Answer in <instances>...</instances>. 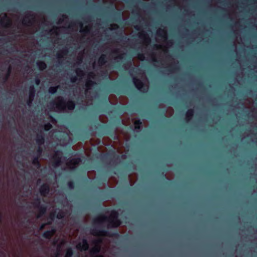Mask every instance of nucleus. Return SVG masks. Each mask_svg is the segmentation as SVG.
<instances>
[{"label":"nucleus","instance_id":"nucleus-2","mask_svg":"<svg viewBox=\"0 0 257 257\" xmlns=\"http://www.w3.org/2000/svg\"><path fill=\"white\" fill-rule=\"evenodd\" d=\"M156 41L161 43V44H155L154 46V49L156 50H161L164 55H166L168 52V48L173 46V43L171 41L167 40V32L165 28L159 29L157 30Z\"/></svg>","mask_w":257,"mask_h":257},{"label":"nucleus","instance_id":"nucleus-46","mask_svg":"<svg viewBox=\"0 0 257 257\" xmlns=\"http://www.w3.org/2000/svg\"><path fill=\"white\" fill-rule=\"evenodd\" d=\"M11 66L10 65L8 67V73H7V78L6 79H7L10 75V73H11Z\"/></svg>","mask_w":257,"mask_h":257},{"label":"nucleus","instance_id":"nucleus-29","mask_svg":"<svg viewBox=\"0 0 257 257\" xmlns=\"http://www.w3.org/2000/svg\"><path fill=\"white\" fill-rule=\"evenodd\" d=\"M37 65L40 70H43L46 68V64L43 61H38L37 62Z\"/></svg>","mask_w":257,"mask_h":257},{"label":"nucleus","instance_id":"nucleus-50","mask_svg":"<svg viewBox=\"0 0 257 257\" xmlns=\"http://www.w3.org/2000/svg\"><path fill=\"white\" fill-rule=\"evenodd\" d=\"M51 121L53 123L55 124L56 123V120L54 119L53 117H51Z\"/></svg>","mask_w":257,"mask_h":257},{"label":"nucleus","instance_id":"nucleus-20","mask_svg":"<svg viewBox=\"0 0 257 257\" xmlns=\"http://www.w3.org/2000/svg\"><path fill=\"white\" fill-rule=\"evenodd\" d=\"M91 234L96 236H105L107 235V232L104 231L93 230L91 231Z\"/></svg>","mask_w":257,"mask_h":257},{"label":"nucleus","instance_id":"nucleus-60","mask_svg":"<svg viewBox=\"0 0 257 257\" xmlns=\"http://www.w3.org/2000/svg\"><path fill=\"white\" fill-rule=\"evenodd\" d=\"M124 67H125V69H128V68H127V67L126 65H125Z\"/></svg>","mask_w":257,"mask_h":257},{"label":"nucleus","instance_id":"nucleus-41","mask_svg":"<svg viewBox=\"0 0 257 257\" xmlns=\"http://www.w3.org/2000/svg\"><path fill=\"white\" fill-rule=\"evenodd\" d=\"M58 89V86L56 87H50L49 89V91L50 93H54L57 91Z\"/></svg>","mask_w":257,"mask_h":257},{"label":"nucleus","instance_id":"nucleus-8","mask_svg":"<svg viewBox=\"0 0 257 257\" xmlns=\"http://www.w3.org/2000/svg\"><path fill=\"white\" fill-rule=\"evenodd\" d=\"M116 46L117 47V48L111 50L110 56H111V59H113L115 61H118L123 58V56L125 55V53H122L121 49L123 47L121 46L116 44Z\"/></svg>","mask_w":257,"mask_h":257},{"label":"nucleus","instance_id":"nucleus-42","mask_svg":"<svg viewBox=\"0 0 257 257\" xmlns=\"http://www.w3.org/2000/svg\"><path fill=\"white\" fill-rule=\"evenodd\" d=\"M118 28V26L117 24H112L110 25L109 29L110 30H116Z\"/></svg>","mask_w":257,"mask_h":257},{"label":"nucleus","instance_id":"nucleus-14","mask_svg":"<svg viewBox=\"0 0 257 257\" xmlns=\"http://www.w3.org/2000/svg\"><path fill=\"white\" fill-rule=\"evenodd\" d=\"M95 74L93 72H90L88 74V80L86 81L85 83L86 90H85V94L87 95L88 93V90L91 89V86L94 84V83L91 80H89V79H94Z\"/></svg>","mask_w":257,"mask_h":257},{"label":"nucleus","instance_id":"nucleus-39","mask_svg":"<svg viewBox=\"0 0 257 257\" xmlns=\"http://www.w3.org/2000/svg\"><path fill=\"white\" fill-rule=\"evenodd\" d=\"M65 216V213L62 211H59L57 215V217L59 219H61Z\"/></svg>","mask_w":257,"mask_h":257},{"label":"nucleus","instance_id":"nucleus-36","mask_svg":"<svg viewBox=\"0 0 257 257\" xmlns=\"http://www.w3.org/2000/svg\"><path fill=\"white\" fill-rule=\"evenodd\" d=\"M150 59L152 62H156L158 61V57L154 53L150 55Z\"/></svg>","mask_w":257,"mask_h":257},{"label":"nucleus","instance_id":"nucleus-5","mask_svg":"<svg viewBox=\"0 0 257 257\" xmlns=\"http://www.w3.org/2000/svg\"><path fill=\"white\" fill-rule=\"evenodd\" d=\"M142 81L134 77V83L136 87L142 92H147L149 89V82L144 72L140 73Z\"/></svg>","mask_w":257,"mask_h":257},{"label":"nucleus","instance_id":"nucleus-47","mask_svg":"<svg viewBox=\"0 0 257 257\" xmlns=\"http://www.w3.org/2000/svg\"><path fill=\"white\" fill-rule=\"evenodd\" d=\"M55 212H51L50 214V218L51 220H53L55 217Z\"/></svg>","mask_w":257,"mask_h":257},{"label":"nucleus","instance_id":"nucleus-34","mask_svg":"<svg viewBox=\"0 0 257 257\" xmlns=\"http://www.w3.org/2000/svg\"><path fill=\"white\" fill-rule=\"evenodd\" d=\"M83 54H84V52H81L79 53L78 56L77 57V59H78L77 63L78 64H80L82 62L83 57Z\"/></svg>","mask_w":257,"mask_h":257},{"label":"nucleus","instance_id":"nucleus-16","mask_svg":"<svg viewBox=\"0 0 257 257\" xmlns=\"http://www.w3.org/2000/svg\"><path fill=\"white\" fill-rule=\"evenodd\" d=\"M35 94V90L34 86H30L29 91V97L28 101V104L30 106L32 103Z\"/></svg>","mask_w":257,"mask_h":257},{"label":"nucleus","instance_id":"nucleus-52","mask_svg":"<svg viewBox=\"0 0 257 257\" xmlns=\"http://www.w3.org/2000/svg\"><path fill=\"white\" fill-rule=\"evenodd\" d=\"M40 80H39V79H37V80H36V84H37V85H39V83H40Z\"/></svg>","mask_w":257,"mask_h":257},{"label":"nucleus","instance_id":"nucleus-30","mask_svg":"<svg viewBox=\"0 0 257 257\" xmlns=\"http://www.w3.org/2000/svg\"><path fill=\"white\" fill-rule=\"evenodd\" d=\"M39 208V214L37 215V218H39L41 216H42V215L43 214H44V213L46 212V208H44V207H42L41 206L40 207H38Z\"/></svg>","mask_w":257,"mask_h":257},{"label":"nucleus","instance_id":"nucleus-64","mask_svg":"<svg viewBox=\"0 0 257 257\" xmlns=\"http://www.w3.org/2000/svg\"><path fill=\"white\" fill-rule=\"evenodd\" d=\"M40 180H38V181H37V183H40Z\"/></svg>","mask_w":257,"mask_h":257},{"label":"nucleus","instance_id":"nucleus-3","mask_svg":"<svg viewBox=\"0 0 257 257\" xmlns=\"http://www.w3.org/2000/svg\"><path fill=\"white\" fill-rule=\"evenodd\" d=\"M117 218V212L115 211H112L108 215H100L98 216L95 218L94 222L96 223L107 222L108 228L117 227L121 223L120 221Z\"/></svg>","mask_w":257,"mask_h":257},{"label":"nucleus","instance_id":"nucleus-22","mask_svg":"<svg viewBox=\"0 0 257 257\" xmlns=\"http://www.w3.org/2000/svg\"><path fill=\"white\" fill-rule=\"evenodd\" d=\"M55 229H52L51 230L45 232L43 235L46 238H50L55 234Z\"/></svg>","mask_w":257,"mask_h":257},{"label":"nucleus","instance_id":"nucleus-12","mask_svg":"<svg viewBox=\"0 0 257 257\" xmlns=\"http://www.w3.org/2000/svg\"><path fill=\"white\" fill-rule=\"evenodd\" d=\"M62 158V153L60 151H57L52 157V163L54 167H57L61 165Z\"/></svg>","mask_w":257,"mask_h":257},{"label":"nucleus","instance_id":"nucleus-54","mask_svg":"<svg viewBox=\"0 0 257 257\" xmlns=\"http://www.w3.org/2000/svg\"><path fill=\"white\" fill-rule=\"evenodd\" d=\"M115 8L117 10H120L119 9H118V5L117 4H116L115 5Z\"/></svg>","mask_w":257,"mask_h":257},{"label":"nucleus","instance_id":"nucleus-1","mask_svg":"<svg viewBox=\"0 0 257 257\" xmlns=\"http://www.w3.org/2000/svg\"><path fill=\"white\" fill-rule=\"evenodd\" d=\"M116 138L113 142L112 146L115 149L117 150V152L122 154L121 159L122 160L126 158V154L128 152L129 149L127 147H124L123 146V141H127L130 140V136L127 133L122 132L120 130H117L116 131Z\"/></svg>","mask_w":257,"mask_h":257},{"label":"nucleus","instance_id":"nucleus-40","mask_svg":"<svg viewBox=\"0 0 257 257\" xmlns=\"http://www.w3.org/2000/svg\"><path fill=\"white\" fill-rule=\"evenodd\" d=\"M73 252L71 248H68L67 250L66 253L65 255V257H71L72 255Z\"/></svg>","mask_w":257,"mask_h":257},{"label":"nucleus","instance_id":"nucleus-63","mask_svg":"<svg viewBox=\"0 0 257 257\" xmlns=\"http://www.w3.org/2000/svg\"><path fill=\"white\" fill-rule=\"evenodd\" d=\"M58 23H61V19L59 20Z\"/></svg>","mask_w":257,"mask_h":257},{"label":"nucleus","instance_id":"nucleus-32","mask_svg":"<svg viewBox=\"0 0 257 257\" xmlns=\"http://www.w3.org/2000/svg\"><path fill=\"white\" fill-rule=\"evenodd\" d=\"M118 77V73L116 72L112 71L110 72L109 77L111 80H115Z\"/></svg>","mask_w":257,"mask_h":257},{"label":"nucleus","instance_id":"nucleus-6","mask_svg":"<svg viewBox=\"0 0 257 257\" xmlns=\"http://www.w3.org/2000/svg\"><path fill=\"white\" fill-rule=\"evenodd\" d=\"M38 16L31 12H27L22 21L24 26L28 27H34L37 25Z\"/></svg>","mask_w":257,"mask_h":257},{"label":"nucleus","instance_id":"nucleus-57","mask_svg":"<svg viewBox=\"0 0 257 257\" xmlns=\"http://www.w3.org/2000/svg\"><path fill=\"white\" fill-rule=\"evenodd\" d=\"M37 202L38 203V205H39V204H40V200H38L37 201Z\"/></svg>","mask_w":257,"mask_h":257},{"label":"nucleus","instance_id":"nucleus-17","mask_svg":"<svg viewBox=\"0 0 257 257\" xmlns=\"http://www.w3.org/2000/svg\"><path fill=\"white\" fill-rule=\"evenodd\" d=\"M49 191V186L47 184H43L40 189V192L43 196H46Z\"/></svg>","mask_w":257,"mask_h":257},{"label":"nucleus","instance_id":"nucleus-19","mask_svg":"<svg viewBox=\"0 0 257 257\" xmlns=\"http://www.w3.org/2000/svg\"><path fill=\"white\" fill-rule=\"evenodd\" d=\"M42 152V149L41 147H39L38 149V157L37 158H35L33 161V164L34 165H36V167L39 168L40 167V164L39 162V158L40 157L41 153Z\"/></svg>","mask_w":257,"mask_h":257},{"label":"nucleus","instance_id":"nucleus-15","mask_svg":"<svg viewBox=\"0 0 257 257\" xmlns=\"http://www.w3.org/2000/svg\"><path fill=\"white\" fill-rule=\"evenodd\" d=\"M89 245L87 241L83 240L82 243H79L76 245V248L79 250H86L88 249Z\"/></svg>","mask_w":257,"mask_h":257},{"label":"nucleus","instance_id":"nucleus-26","mask_svg":"<svg viewBox=\"0 0 257 257\" xmlns=\"http://www.w3.org/2000/svg\"><path fill=\"white\" fill-rule=\"evenodd\" d=\"M130 182L131 186L133 185L137 180L136 174H132L129 176Z\"/></svg>","mask_w":257,"mask_h":257},{"label":"nucleus","instance_id":"nucleus-58","mask_svg":"<svg viewBox=\"0 0 257 257\" xmlns=\"http://www.w3.org/2000/svg\"><path fill=\"white\" fill-rule=\"evenodd\" d=\"M136 58H135L133 59V61H134V63H135V61H136Z\"/></svg>","mask_w":257,"mask_h":257},{"label":"nucleus","instance_id":"nucleus-25","mask_svg":"<svg viewBox=\"0 0 257 257\" xmlns=\"http://www.w3.org/2000/svg\"><path fill=\"white\" fill-rule=\"evenodd\" d=\"M193 114L194 111L192 109H189L187 111L185 117L186 121H189L191 119L192 117L193 116Z\"/></svg>","mask_w":257,"mask_h":257},{"label":"nucleus","instance_id":"nucleus-51","mask_svg":"<svg viewBox=\"0 0 257 257\" xmlns=\"http://www.w3.org/2000/svg\"><path fill=\"white\" fill-rule=\"evenodd\" d=\"M45 225H46L45 224L42 225L40 227V230H42V229H43V228H44Z\"/></svg>","mask_w":257,"mask_h":257},{"label":"nucleus","instance_id":"nucleus-21","mask_svg":"<svg viewBox=\"0 0 257 257\" xmlns=\"http://www.w3.org/2000/svg\"><path fill=\"white\" fill-rule=\"evenodd\" d=\"M79 25L81 27L80 32L81 33H83L85 34L88 33L91 29V25L90 24L86 25L84 28H82L83 25L82 23H80ZM84 35L85 36V35Z\"/></svg>","mask_w":257,"mask_h":257},{"label":"nucleus","instance_id":"nucleus-9","mask_svg":"<svg viewBox=\"0 0 257 257\" xmlns=\"http://www.w3.org/2000/svg\"><path fill=\"white\" fill-rule=\"evenodd\" d=\"M12 23V19L9 17L7 14L2 13L0 15V24L5 28L10 27Z\"/></svg>","mask_w":257,"mask_h":257},{"label":"nucleus","instance_id":"nucleus-61","mask_svg":"<svg viewBox=\"0 0 257 257\" xmlns=\"http://www.w3.org/2000/svg\"><path fill=\"white\" fill-rule=\"evenodd\" d=\"M169 57L171 58L172 60H173L175 62V60L173 58H172L171 56H169Z\"/></svg>","mask_w":257,"mask_h":257},{"label":"nucleus","instance_id":"nucleus-45","mask_svg":"<svg viewBox=\"0 0 257 257\" xmlns=\"http://www.w3.org/2000/svg\"><path fill=\"white\" fill-rule=\"evenodd\" d=\"M127 99L125 97H122L120 98V101L121 103H122L123 104H125L127 102Z\"/></svg>","mask_w":257,"mask_h":257},{"label":"nucleus","instance_id":"nucleus-24","mask_svg":"<svg viewBox=\"0 0 257 257\" xmlns=\"http://www.w3.org/2000/svg\"><path fill=\"white\" fill-rule=\"evenodd\" d=\"M68 53V50L66 49L62 50L59 51L57 53V58L59 60H60L61 58H63L65 56H66Z\"/></svg>","mask_w":257,"mask_h":257},{"label":"nucleus","instance_id":"nucleus-13","mask_svg":"<svg viewBox=\"0 0 257 257\" xmlns=\"http://www.w3.org/2000/svg\"><path fill=\"white\" fill-rule=\"evenodd\" d=\"M102 240L100 239H95L92 241L94 246L90 249L91 253H95L99 252L101 248V243Z\"/></svg>","mask_w":257,"mask_h":257},{"label":"nucleus","instance_id":"nucleus-35","mask_svg":"<svg viewBox=\"0 0 257 257\" xmlns=\"http://www.w3.org/2000/svg\"><path fill=\"white\" fill-rule=\"evenodd\" d=\"M109 100L111 103L112 104H115L116 102L117 101L116 98L115 96L113 95H111L109 97Z\"/></svg>","mask_w":257,"mask_h":257},{"label":"nucleus","instance_id":"nucleus-53","mask_svg":"<svg viewBox=\"0 0 257 257\" xmlns=\"http://www.w3.org/2000/svg\"><path fill=\"white\" fill-rule=\"evenodd\" d=\"M63 21H64L67 19V17L66 16H63Z\"/></svg>","mask_w":257,"mask_h":257},{"label":"nucleus","instance_id":"nucleus-31","mask_svg":"<svg viewBox=\"0 0 257 257\" xmlns=\"http://www.w3.org/2000/svg\"><path fill=\"white\" fill-rule=\"evenodd\" d=\"M75 72L77 76L79 77L80 79H81L82 77L84 75V72L80 69H76Z\"/></svg>","mask_w":257,"mask_h":257},{"label":"nucleus","instance_id":"nucleus-55","mask_svg":"<svg viewBox=\"0 0 257 257\" xmlns=\"http://www.w3.org/2000/svg\"><path fill=\"white\" fill-rule=\"evenodd\" d=\"M37 31V29H36V30H33L31 33H35V32H36Z\"/></svg>","mask_w":257,"mask_h":257},{"label":"nucleus","instance_id":"nucleus-43","mask_svg":"<svg viewBox=\"0 0 257 257\" xmlns=\"http://www.w3.org/2000/svg\"><path fill=\"white\" fill-rule=\"evenodd\" d=\"M145 57L143 54H139L137 56V59L139 60L143 61Z\"/></svg>","mask_w":257,"mask_h":257},{"label":"nucleus","instance_id":"nucleus-7","mask_svg":"<svg viewBox=\"0 0 257 257\" xmlns=\"http://www.w3.org/2000/svg\"><path fill=\"white\" fill-rule=\"evenodd\" d=\"M122 123L127 126L131 123V122L134 123L135 130L138 132L140 131L141 125L142 124L140 120L136 119L135 118H132L131 120L128 117L127 114H123L122 115Z\"/></svg>","mask_w":257,"mask_h":257},{"label":"nucleus","instance_id":"nucleus-23","mask_svg":"<svg viewBox=\"0 0 257 257\" xmlns=\"http://www.w3.org/2000/svg\"><path fill=\"white\" fill-rule=\"evenodd\" d=\"M117 183V180L115 177H111L108 181V185L110 187H113Z\"/></svg>","mask_w":257,"mask_h":257},{"label":"nucleus","instance_id":"nucleus-18","mask_svg":"<svg viewBox=\"0 0 257 257\" xmlns=\"http://www.w3.org/2000/svg\"><path fill=\"white\" fill-rule=\"evenodd\" d=\"M63 29L64 28L63 27H53L50 30L49 33L51 36L53 35L58 36L60 32L63 30Z\"/></svg>","mask_w":257,"mask_h":257},{"label":"nucleus","instance_id":"nucleus-56","mask_svg":"<svg viewBox=\"0 0 257 257\" xmlns=\"http://www.w3.org/2000/svg\"><path fill=\"white\" fill-rule=\"evenodd\" d=\"M64 243H65V242H64V241H62V242H61V244L59 245V247H60V246H61V245H62L63 244H64Z\"/></svg>","mask_w":257,"mask_h":257},{"label":"nucleus","instance_id":"nucleus-10","mask_svg":"<svg viewBox=\"0 0 257 257\" xmlns=\"http://www.w3.org/2000/svg\"><path fill=\"white\" fill-rule=\"evenodd\" d=\"M139 37L141 39L142 45L147 47L151 43V40L149 35L144 31L139 32L138 33Z\"/></svg>","mask_w":257,"mask_h":257},{"label":"nucleus","instance_id":"nucleus-33","mask_svg":"<svg viewBox=\"0 0 257 257\" xmlns=\"http://www.w3.org/2000/svg\"><path fill=\"white\" fill-rule=\"evenodd\" d=\"M174 113V110L172 107H169L167 108L166 115L167 117L171 116Z\"/></svg>","mask_w":257,"mask_h":257},{"label":"nucleus","instance_id":"nucleus-27","mask_svg":"<svg viewBox=\"0 0 257 257\" xmlns=\"http://www.w3.org/2000/svg\"><path fill=\"white\" fill-rule=\"evenodd\" d=\"M37 143L38 145H42L44 143V138L43 135L37 136Z\"/></svg>","mask_w":257,"mask_h":257},{"label":"nucleus","instance_id":"nucleus-11","mask_svg":"<svg viewBox=\"0 0 257 257\" xmlns=\"http://www.w3.org/2000/svg\"><path fill=\"white\" fill-rule=\"evenodd\" d=\"M81 162L80 158H72L68 159L66 162V166L68 169H73L76 168Z\"/></svg>","mask_w":257,"mask_h":257},{"label":"nucleus","instance_id":"nucleus-38","mask_svg":"<svg viewBox=\"0 0 257 257\" xmlns=\"http://www.w3.org/2000/svg\"><path fill=\"white\" fill-rule=\"evenodd\" d=\"M87 175L90 179H92L95 177V172L94 171H89Z\"/></svg>","mask_w":257,"mask_h":257},{"label":"nucleus","instance_id":"nucleus-37","mask_svg":"<svg viewBox=\"0 0 257 257\" xmlns=\"http://www.w3.org/2000/svg\"><path fill=\"white\" fill-rule=\"evenodd\" d=\"M99 120L103 123H106L107 122L108 119L106 116L102 115L99 116Z\"/></svg>","mask_w":257,"mask_h":257},{"label":"nucleus","instance_id":"nucleus-28","mask_svg":"<svg viewBox=\"0 0 257 257\" xmlns=\"http://www.w3.org/2000/svg\"><path fill=\"white\" fill-rule=\"evenodd\" d=\"M105 55H102L98 59V64L99 66H102L103 65H104L105 63Z\"/></svg>","mask_w":257,"mask_h":257},{"label":"nucleus","instance_id":"nucleus-59","mask_svg":"<svg viewBox=\"0 0 257 257\" xmlns=\"http://www.w3.org/2000/svg\"><path fill=\"white\" fill-rule=\"evenodd\" d=\"M168 174H166V176H167L166 177H167V178L168 179H171V178H169V177H168Z\"/></svg>","mask_w":257,"mask_h":257},{"label":"nucleus","instance_id":"nucleus-4","mask_svg":"<svg viewBox=\"0 0 257 257\" xmlns=\"http://www.w3.org/2000/svg\"><path fill=\"white\" fill-rule=\"evenodd\" d=\"M54 111H64L72 110L75 108V104L72 101H65L61 96L56 97L52 102Z\"/></svg>","mask_w":257,"mask_h":257},{"label":"nucleus","instance_id":"nucleus-48","mask_svg":"<svg viewBox=\"0 0 257 257\" xmlns=\"http://www.w3.org/2000/svg\"><path fill=\"white\" fill-rule=\"evenodd\" d=\"M77 78L76 77H73L71 78V81L72 82H75L77 80Z\"/></svg>","mask_w":257,"mask_h":257},{"label":"nucleus","instance_id":"nucleus-62","mask_svg":"<svg viewBox=\"0 0 257 257\" xmlns=\"http://www.w3.org/2000/svg\"><path fill=\"white\" fill-rule=\"evenodd\" d=\"M95 62H94V63H93V68H94V67H95Z\"/></svg>","mask_w":257,"mask_h":257},{"label":"nucleus","instance_id":"nucleus-49","mask_svg":"<svg viewBox=\"0 0 257 257\" xmlns=\"http://www.w3.org/2000/svg\"><path fill=\"white\" fill-rule=\"evenodd\" d=\"M68 186L70 187V188L72 189L73 188V184L72 182H69L68 183Z\"/></svg>","mask_w":257,"mask_h":257},{"label":"nucleus","instance_id":"nucleus-44","mask_svg":"<svg viewBox=\"0 0 257 257\" xmlns=\"http://www.w3.org/2000/svg\"><path fill=\"white\" fill-rule=\"evenodd\" d=\"M52 127V125L50 123H47L44 125V128L46 131H48L50 130Z\"/></svg>","mask_w":257,"mask_h":257}]
</instances>
